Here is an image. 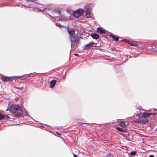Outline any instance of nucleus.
<instances>
[{"instance_id":"nucleus-1","label":"nucleus","mask_w":157,"mask_h":157,"mask_svg":"<svg viewBox=\"0 0 157 157\" xmlns=\"http://www.w3.org/2000/svg\"><path fill=\"white\" fill-rule=\"evenodd\" d=\"M8 110L10 113H13L14 116H21L23 113L21 107L17 105H13L10 107L9 109L8 108L6 111H7Z\"/></svg>"},{"instance_id":"nucleus-2","label":"nucleus","mask_w":157,"mask_h":157,"mask_svg":"<svg viewBox=\"0 0 157 157\" xmlns=\"http://www.w3.org/2000/svg\"><path fill=\"white\" fill-rule=\"evenodd\" d=\"M79 37L76 34L69 38L71 42V46L73 49L77 48L79 44Z\"/></svg>"},{"instance_id":"nucleus-3","label":"nucleus","mask_w":157,"mask_h":157,"mask_svg":"<svg viewBox=\"0 0 157 157\" xmlns=\"http://www.w3.org/2000/svg\"><path fill=\"white\" fill-rule=\"evenodd\" d=\"M85 13V11L83 9H79L73 12V15L75 17L77 18L82 16Z\"/></svg>"},{"instance_id":"nucleus-4","label":"nucleus","mask_w":157,"mask_h":157,"mask_svg":"<svg viewBox=\"0 0 157 157\" xmlns=\"http://www.w3.org/2000/svg\"><path fill=\"white\" fill-rule=\"evenodd\" d=\"M67 30L69 35V38L73 37L76 35H75V31L74 29L71 28H68L67 29Z\"/></svg>"},{"instance_id":"nucleus-5","label":"nucleus","mask_w":157,"mask_h":157,"mask_svg":"<svg viewBox=\"0 0 157 157\" xmlns=\"http://www.w3.org/2000/svg\"><path fill=\"white\" fill-rule=\"evenodd\" d=\"M149 113H147L146 112H144L142 114L141 113H140V114H138L137 115L138 117L140 118H147L148 117L150 116V115L149 114Z\"/></svg>"},{"instance_id":"nucleus-6","label":"nucleus","mask_w":157,"mask_h":157,"mask_svg":"<svg viewBox=\"0 0 157 157\" xmlns=\"http://www.w3.org/2000/svg\"><path fill=\"white\" fill-rule=\"evenodd\" d=\"M96 45L97 44L93 42H91L90 43L86 45L85 46V49H88L92 47L96 46Z\"/></svg>"},{"instance_id":"nucleus-7","label":"nucleus","mask_w":157,"mask_h":157,"mask_svg":"<svg viewBox=\"0 0 157 157\" xmlns=\"http://www.w3.org/2000/svg\"><path fill=\"white\" fill-rule=\"evenodd\" d=\"M56 81L55 80H53L51 81L49 83V87L51 88H53L54 87Z\"/></svg>"},{"instance_id":"nucleus-8","label":"nucleus","mask_w":157,"mask_h":157,"mask_svg":"<svg viewBox=\"0 0 157 157\" xmlns=\"http://www.w3.org/2000/svg\"><path fill=\"white\" fill-rule=\"evenodd\" d=\"M56 13L57 14H53V15L55 17H52L49 14H48V15L50 17H52V18H54L55 20H56V18L58 17L59 16L60 14V11H57L56 12Z\"/></svg>"},{"instance_id":"nucleus-9","label":"nucleus","mask_w":157,"mask_h":157,"mask_svg":"<svg viewBox=\"0 0 157 157\" xmlns=\"http://www.w3.org/2000/svg\"><path fill=\"white\" fill-rule=\"evenodd\" d=\"M97 31L98 33H100V34H103L105 33V30L102 28H98L97 29Z\"/></svg>"},{"instance_id":"nucleus-10","label":"nucleus","mask_w":157,"mask_h":157,"mask_svg":"<svg viewBox=\"0 0 157 157\" xmlns=\"http://www.w3.org/2000/svg\"><path fill=\"white\" fill-rule=\"evenodd\" d=\"M91 36L92 37L93 39L97 40L99 38V36L95 33H93L91 34Z\"/></svg>"},{"instance_id":"nucleus-11","label":"nucleus","mask_w":157,"mask_h":157,"mask_svg":"<svg viewBox=\"0 0 157 157\" xmlns=\"http://www.w3.org/2000/svg\"><path fill=\"white\" fill-rule=\"evenodd\" d=\"M1 80L3 81V82H5L6 81H8V80H11V79L9 77H3L2 76L0 77Z\"/></svg>"},{"instance_id":"nucleus-12","label":"nucleus","mask_w":157,"mask_h":157,"mask_svg":"<svg viewBox=\"0 0 157 157\" xmlns=\"http://www.w3.org/2000/svg\"><path fill=\"white\" fill-rule=\"evenodd\" d=\"M85 13L86 17L87 18L90 17H91L90 12L89 11V9H88L86 10Z\"/></svg>"},{"instance_id":"nucleus-13","label":"nucleus","mask_w":157,"mask_h":157,"mask_svg":"<svg viewBox=\"0 0 157 157\" xmlns=\"http://www.w3.org/2000/svg\"><path fill=\"white\" fill-rule=\"evenodd\" d=\"M127 43L129 44L132 46H136L137 45V43L136 42H132L131 41L127 40Z\"/></svg>"},{"instance_id":"nucleus-14","label":"nucleus","mask_w":157,"mask_h":157,"mask_svg":"<svg viewBox=\"0 0 157 157\" xmlns=\"http://www.w3.org/2000/svg\"><path fill=\"white\" fill-rule=\"evenodd\" d=\"M117 130L122 132H125L126 131L125 129H124L122 128H121L119 127H117Z\"/></svg>"},{"instance_id":"nucleus-15","label":"nucleus","mask_w":157,"mask_h":157,"mask_svg":"<svg viewBox=\"0 0 157 157\" xmlns=\"http://www.w3.org/2000/svg\"><path fill=\"white\" fill-rule=\"evenodd\" d=\"M0 114L2 115V117H3L2 118V119L5 118V119L7 120L10 118L9 117L7 116H5L3 114L0 113Z\"/></svg>"},{"instance_id":"nucleus-16","label":"nucleus","mask_w":157,"mask_h":157,"mask_svg":"<svg viewBox=\"0 0 157 157\" xmlns=\"http://www.w3.org/2000/svg\"><path fill=\"white\" fill-rule=\"evenodd\" d=\"M120 124L121 126L122 127L124 128H125L126 127V125L125 124V123L123 122H121L120 123Z\"/></svg>"},{"instance_id":"nucleus-17","label":"nucleus","mask_w":157,"mask_h":157,"mask_svg":"<svg viewBox=\"0 0 157 157\" xmlns=\"http://www.w3.org/2000/svg\"><path fill=\"white\" fill-rule=\"evenodd\" d=\"M112 37L115 41H117L118 40V38L117 36H112Z\"/></svg>"},{"instance_id":"nucleus-18","label":"nucleus","mask_w":157,"mask_h":157,"mask_svg":"<svg viewBox=\"0 0 157 157\" xmlns=\"http://www.w3.org/2000/svg\"><path fill=\"white\" fill-rule=\"evenodd\" d=\"M130 154L132 155H135L136 154V151H132L130 152Z\"/></svg>"},{"instance_id":"nucleus-19","label":"nucleus","mask_w":157,"mask_h":157,"mask_svg":"<svg viewBox=\"0 0 157 157\" xmlns=\"http://www.w3.org/2000/svg\"><path fill=\"white\" fill-rule=\"evenodd\" d=\"M66 20V18L65 17H60L59 18V21H63L64 20Z\"/></svg>"},{"instance_id":"nucleus-20","label":"nucleus","mask_w":157,"mask_h":157,"mask_svg":"<svg viewBox=\"0 0 157 157\" xmlns=\"http://www.w3.org/2000/svg\"><path fill=\"white\" fill-rule=\"evenodd\" d=\"M56 26L58 27L59 28L63 27V26L58 23H56Z\"/></svg>"},{"instance_id":"nucleus-21","label":"nucleus","mask_w":157,"mask_h":157,"mask_svg":"<svg viewBox=\"0 0 157 157\" xmlns=\"http://www.w3.org/2000/svg\"><path fill=\"white\" fill-rule=\"evenodd\" d=\"M31 2L35 3H37V0H30V5L31 4Z\"/></svg>"},{"instance_id":"nucleus-22","label":"nucleus","mask_w":157,"mask_h":157,"mask_svg":"<svg viewBox=\"0 0 157 157\" xmlns=\"http://www.w3.org/2000/svg\"><path fill=\"white\" fill-rule=\"evenodd\" d=\"M157 113H150L149 114L150 115V116L151 115H153V116L156 115H157Z\"/></svg>"},{"instance_id":"nucleus-23","label":"nucleus","mask_w":157,"mask_h":157,"mask_svg":"<svg viewBox=\"0 0 157 157\" xmlns=\"http://www.w3.org/2000/svg\"><path fill=\"white\" fill-rule=\"evenodd\" d=\"M106 156L107 157H113V155L111 154H108Z\"/></svg>"},{"instance_id":"nucleus-24","label":"nucleus","mask_w":157,"mask_h":157,"mask_svg":"<svg viewBox=\"0 0 157 157\" xmlns=\"http://www.w3.org/2000/svg\"><path fill=\"white\" fill-rule=\"evenodd\" d=\"M148 121L147 120H145V121H142V122L143 123H147Z\"/></svg>"},{"instance_id":"nucleus-25","label":"nucleus","mask_w":157,"mask_h":157,"mask_svg":"<svg viewBox=\"0 0 157 157\" xmlns=\"http://www.w3.org/2000/svg\"><path fill=\"white\" fill-rule=\"evenodd\" d=\"M2 118H3L2 117V115H1L0 114V120L2 119Z\"/></svg>"},{"instance_id":"nucleus-26","label":"nucleus","mask_w":157,"mask_h":157,"mask_svg":"<svg viewBox=\"0 0 157 157\" xmlns=\"http://www.w3.org/2000/svg\"><path fill=\"white\" fill-rule=\"evenodd\" d=\"M73 155L74 157H78L75 154H74Z\"/></svg>"},{"instance_id":"nucleus-27","label":"nucleus","mask_w":157,"mask_h":157,"mask_svg":"<svg viewBox=\"0 0 157 157\" xmlns=\"http://www.w3.org/2000/svg\"><path fill=\"white\" fill-rule=\"evenodd\" d=\"M149 157H154V156L153 155H150Z\"/></svg>"},{"instance_id":"nucleus-28","label":"nucleus","mask_w":157,"mask_h":157,"mask_svg":"<svg viewBox=\"0 0 157 157\" xmlns=\"http://www.w3.org/2000/svg\"><path fill=\"white\" fill-rule=\"evenodd\" d=\"M75 56H79V55L78 54H77V53H75Z\"/></svg>"},{"instance_id":"nucleus-29","label":"nucleus","mask_w":157,"mask_h":157,"mask_svg":"<svg viewBox=\"0 0 157 157\" xmlns=\"http://www.w3.org/2000/svg\"><path fill=\"white\" fill-rule=\"evenodd\" d=\"M30 118H31V119H33L32 118L30 117Z\"/></svg>"}]
</instances>
